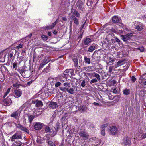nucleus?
<instances>
[{"label": "nucleus", "instance_id": "1", "mask_svg": "<svg viewBox=\"0 0 146 146\" xmlns=\"http://www.w3.org/2000/svg\"><path fill=\"white\" fill-rule=\"evenodd\" d=\"M22 133L21 131H17L10 138L12 142L14 141L15 139H22Z\"/></svg>", "mask_w": 146, "mask_h": 146}, {"label": "nucleus", "instance_id": "55", "mask_svg": "<svg viewBox=\"0 0 146 146\" xmlns=\"http://www.w3.org/2000/svg\"><path fill=\"white\" fill-rule=\"evenodd\" d=\"M86 22V21H85V22L84 23V24H83L82 25V26H81V27H80V29H83V28H84V25H85V23Z\"/></svg>", "mask_w": 146, "mask_h": 146}, {"label": "nucleus", "instance_id": "31", "mask_svg": "<svg viewBox=\"0 0 146 146\" xmlns=\"http://www.w3.org/2000/svg\"><path fill=\"white\" fill-rule=\"evenodd\" d=\"M41 37L42 39L44 40H46L48 38V36L45 35H42L41 36Z\"/></svg>", "mask_w": 146, "mask_h": 146}, {"label": "nucleus", "instance_id": "63", "mask_svg": "<svg viewBox=\"0 0 146 146\" xmlns=\"http://www.w3.org/2000/svg\"><path fill=\"white\" fill-rule=\"evenodd\" d=\"M48 35L49 36H50L51 35V33L50 32H48Z\"/></svg>", "mask_w": 146, "mask_h": 146}, {"label": "nucleus", "instance_id": "45", "mask_svg": "<svg viewBox=\"0 0 146 146\" xmlns=\"http://www.w3.org/2000/svg\"><path fill=\"white\" fill-rule=\"evenodd\" d=\"M16 125L17 127L19 128V129H21V128L22 127V125H21L20 124H16Z\"/></svg>", "mask_w": 146, "mask_h": 146}, {"label": "nucleus", "instance_id": "12", "mask_svg": "<svg viewBox=\"0 0 146 146\" xmlns=\"http://www.w3.org/2000/svg\"><path fill=\"white\" fill-rule=\"evenodd\" d=\"M19 114L18 112L17 111H16L14 112H13L10 115L11 117L14 118L15 119H17L19 117Z\"/></svg>", "mask_w": 146, "mask_h": 146}, {"label": "nucleus", "instance_id": "8", "mask_svg": "<svg viewBox=\"0 0 146 146\" xmlns=\"http://www.w3.org/2000/svg\"><path fill=\"white\" fill-rule=\"evenodd\" d=\"M15 97L18 98L20 97L22 94V91L20 89L15 90L14 91Z\"/></svg>", "mask_w": 146, "mask_h": 146}, {"label": "nucleus", "instance_id": "58", "mask_svg": "<svg viewBox=\"0 0 146 146\" xmlns=\"http://www.w3.org/2000/svg\"><path fill=\"white\" fill-rule=\"evenodd\" d=\"M56 25V23H54V22L52 24V25H51V26L52 27V29Z\"/></svg>", "mask_w": 146, "mask_h": 146}, {"label": "nucleus", "instance_id": "35", "mask_svg": "<svg viewBox=\"0 0 146 146\" xmlns=\"http://www.w3.org/2000/svg\"><path fill=\"white\" fill-rule=\"evenodd\" d=\"M101 135L103 136H104L105 134V131L103 128L101 129Z\"/></svg>", "mask_w": 146, "mask_h": 146}, {"label": "nucleus", "instance_id": "62", "mask_svg": "<svg viewBox=\"0 0 146 146\" xmlns=\"http://www.w3.org/2000/svg\"><path fill=\"white\" fill-rule=\"evenodd\" d=\"M62 19L63 20L66 21H67V19L66 17H63Z\"/></svg>", "mask_w": 146, "mask_h": 146}, {"label": "nucleus", "instance_id": "13", "mask_svg": "<svg viewBox=\"0 0 146 146\" xmlns=\"http://www.w3.org/2000/svg\"><path fill=\"white\" fill-rule=\"evenodd\" d=\"M112 21L115 23L120 22L121 21V19L117 16H114L112 18Z\"/></svg>", "mask_w": 146, "mask_h": 146}, {"label": "nucleus", "instance_id": "59", "mask_svg": "<svg viewBox=\"0 0 146 146\" xmlns=\"http://www.w3.org/2000/svg\"><path fill=\"white\" fill-rule=\"evenodd\" d=\"M114 61L115 60L113 59H112L111 58H110V62H114Z\"/></svg>", "mask_w": 146, "mask_h": 146}, {"label": "nucleus", "instance_id": "42", "mask_svg": "<svg viewBox=\"0 0 146 146\" xmlns=\"http://www.w3.org/2000/svg\"><path fill=\"white\" fill-rule=\"evenodd\" d=\"M4 78L3 75L0 76V81H4Z\"/></svg>", "mask_w": 146, "mask_h": 146}, {"label": "nucleus", "instance_id": "28", "mask_svg": "<svg viewBox=\"0 0 146 146\" xmlns=\"http://www.w3.org/2000/svg\"><path fill=\"white\" fill-rule=\"evenodd\" d=\"M76 5L79 9H80L82 8V4L80 2L78 1L76 3Z\"/></svg>", "mask_w": 146, "mask_h": 146}, {"label": "nucleus", "instance_id": "52", "mask_svg": "<svg viewBox=\"0 0 146 146\" xmlns=\"http://www.w3.org/2000/svg\"><path fill=\"white\" fill-rule=\"evenodd\" d=\"M54 143L51 141H49L48 142V144L50 146H52L54 145Z\"/></svg>", "mask_w": 146, "mask_h": 146}, {"label": "nucleus", "instance_id": "61", "mask_svg": "<svg viewBox=\"0 0 146 146\" xmlns=\"http://www.w3.org/2000/svg\"><path fill=\"white\" fill-rule=\"evenodd\" d=\"M93 104H94L95 105H96V106H99V104L98 103H96V102H94Z\"/></svg>", "mask_w": 146, "mask_h": 146}, {"label": "nucleus", "instance_id": "54", "mask_svg": "<svg viewBox=\"0 0 146 146\" xmlns=\"http://www.w3.org/2000/svg\"><path fill=\"white\" fill-rule=\"evenodd\" d=\"M115 40L116 42L118 43H119L120 42V40L117 37L116 38H115Z\"/></svg>", "mask_w": 146, "mask_h": 146}, {"label": "nucleus", "instance_id": "21", "mask_svg": "<svg viewBox=\"0 0 146 146\" xmlns=\"http://www.w3.org/2000/svg\"><path fill=\"white\" fill-rule=\"evenodd\" d=\"M130 91L129 89H126L123 91V94L125 95H128L130 94Z\"/></svg>", "mask_w": 146, "mask_h": 146}, {"label": "nucleus", "instance_id": "11", "mask_svg": "<svg viewBox=\"0 0 146 146\" xmlns=\"http://www.w3.org/2000/svg\"><path fill=\"white\" fill-rule=\"evenodd\" d=\"M71 12L74 15L76 16L77 17H79L80 16V13L74 9L72 8L71 9Z\"/></svg>", "mask_w": 146, "mask_h": 146}, {"label": "nucleus", "instance_id": "29", "mask_svg": "<svg viewBox=\"0 0 146 146\" xmlns=\"http://www.w3.org/2000/svg\"><path fill=\"white\" fill-rule=\"evenodd\" d=\"M20 130L23 131H25L27 133H29V131L28 129L25 127L22 126V127L21 128Z\"/></svg>", "mask_w": 146, "mask_h": 146}, {"label": "nucleus", "instance_id": "23", "mask_svg": "<svg viewBox=\"0 0 146 146\" xmlns=\"http://www.w3.org/2000/svg\"><path fill=\"white\" fill-rule=\"evenodd\" d=\"M123 142L125 145H128L131 143L130 141L129 140H127L126 138H124L123 139Z\"/></svg>", "mask_w": 146, "mask_h": 146}, {"label": "nucleus", "instance_id": "37", "mask_svg": "<svg viewBox=\"0 0 146 146\" xmlns=\"http://www.w3.org/2000/svg\"><path fill=\"white\" fill-rule=\"evenodd\" d=\"M108 125V124H107V123L101 126V129L103 128L104 129Z\"/></svg>", "mask_w": 146, "mask_h": 146}, {"label": "nucleus", "instance_id": "17", "mask_svg": "<svg viewBox=\"0 0 146 146\" xmlns=\"http://www.w3.org/2000/svg\"><path fill=\"white\" fill-rule=\"evenodd\" d=\"M27 117L28 119V120L30 123L32 122L33 120L35 117L34 115L29 114L27 115Z\"/></svg>", "mask_w": 146, "mask_h": 146}, {"label": "nucleus", "instance_id": "41", "mask_svg": "<svg viewBox=\"0 0 146 146\" xmlns=\"http://www.w3.org/2000/svg\"><path fill=\"white\" fill-rule=\"evenodd\" d=\"M44 29H47V30L48 29H52V27L51 25L48 26H46L44 28Z\"/></svg>", "mask_w": 146, "mask_h": 146}, {"label": "nucleus", "instance_id": "30", "mask_svg": "<svg viewBox=\"0 0 146 146\" xmlns=\"http://www.w3.org/2000/svg\"><path fill=\"white\" fill-rule=\"evenodd\" d=\"M68 88H66L65 87H60L59 88L62 91L64 92H66L67 91Z\"/></svg>", "mask_w": 146, "mask_h": 146}, {"label": "nucleus", "instance_id": "25", "mask_svg": "<svg viewBox=\"0 0 146 146\" xmlns=\"http://www.w3.org/2000/svg\"><path fill=\"white\" fill-rule=\"evenodd\" d=\"M67 91L68 93L71 94H73L74 93V89L73 88H68Z\"/></svg>", "mask_w": 146, "mask_h": 146}, {"label": "nucleus", "instance_id": "4", "mask_svg": "<svg viewBox=\"0 0 146 146\" xmlns=\"http://www.w3.org/2000/svg\"><path fill=\"white\" fill-rule=\"evenodd\" d=\"M50 60L49 59L48 57H45L40 64L39 68V69L40 70L42 69L43 68V66L48 63Z\"/></svg>", "mask_w": 146, "mask_h": 146}, {"label": "nucleus", "instance_id": "64", "mask_svg": "<svg viewBox=\"0 0 146 146\" xmlns=\"http://www.w3.org/2000/svg\"><path fill=\"white\" fill-rule=\"evenodd\" d=\"M32 82L31 81L29 82H27V84L28 85H29L32 83Z\"/></svg>", "mask_w": 146, "mask_h": 146}, {"label": "nucleus", "instance_id": "9", "mask_svg": "<svg viewBox=\"0 0 146 146\" xmlns=\"http://www.w3.org/2000/svg\"><path fill=\"white\" fill-rule=\"evenodd\" d=\"M58 107L57 103L53 102H51L49 105V107L52 109H56Z\"/></svg>", "mask_w": 146, "mask_h": 146}, {"label": "nucleus", "instance_id": "60", "mask_svg": "<svg viewBox=\"0 0 146 146\" xmlns=\"http://www.w3.org/2000/svg\"><path fill=\"white\" fill-rule=\"evenodd\" d=\"M83 35L82 33H81L80 34V35L78 37V38L79 39H81Z\"/></svg>", "mask_w": 146, "mask_h": 146}, {"label": "nucleus", "instance_id": "24", "mask_svg": "<svg viewBox=\"0 0 146 146\" xmlns=\"http://www.w3.org/2000/svg\"><path fill=\"white\" fill-rule=\"evenodd\" d=\"M16 53V50H11V53L9 55V57L10 58H12L14 54H15Z\"/></svg>", "mask_w": 146, "mask_h": 146}, {"label": "nucleus", "instance_id": "53", "mask_svg": "<svg viewBox=\"0 0 146 146\" xmlns=\"http://www.w3.org/2000/svg\"><path fill=\"white\" fill-rule=\"evenodd\" d=\"M39 144H41L42 142L40 140L37 139L36 141Z\"/></svg>", "mask_w": 146, "mask_h": 146}, {"label": "nucleus", "instance_id": "26", "mask_svg": "<svg viewBox=\"0 0 146 146\" xmlns=\"http://www.w3.org/2000/svg\"><path fill=\"white\" fill-rule=\"evenodd\" d=\"M84 61L86 62L88 64H90V59L89 58H87L86 56H84Z\"/></svg>", "mask_w": 146, "mask_h": 146}, {"label": "nucleus", "instance_id": "44", "mask_svg": "<svg viewBox=\"0 0 146 146\" xmlns=\"http://www.w3.org/2000/svg\"><path fill=\"white\" fill-rule=\"evenodd\" d=\"M23 47V45L21 44H19L18 46H16V48L17 49H19L20 48H21Z\"/></svg>", "mask_w": 146, "mask_h": 146}, {"label": "nucleus", "instance_id": "33", "mask_svg": "<svg viewBox=\"0 0 146 146\" xmlns=\"http://www.w3.org/2000/svg\"><path fill=\"white\" fill-rule=\"evenodd\" d=\"M10 88H8L7 90L6 91V92L5 93V94L4 96V98L5 97L9 94V93L10 92Z\"/></svg>", "mask_w": 146, "mask_h": 146}, {"label": "nucleus", "instance_id": "34", "mask_svg": "<svg viewBox=\"0 0 146 146\" xmlns=\"http://www.w3.org/2000/svg\"><path fill=\"white\" fill-rule=\"evenodd\" d=\"M64 85L65 87H70V84L68 82H65L64 84Z\"/></svg>", "mask_w": 146, "mask_h": 146}, {"label": "nucleus", "instance_id": "39", "mask_svg": "<svg viewBox=\"0 0 146 146\" xmlns=\"http://www.w3.org/2000/svg\"><path fill=\"white\" fill-rule=\"evenodd\" d=\"M61 83L59 82H56L55 84V86L58 87L60 86Z\"/></svg>", "mask_w": 146, "mask_h": 146}, {"label": "nucleus", "instance_id": "18", "mask_svg": "<svg viewBox=\"0 0 146 146\" xmlns=\"http://www.w3.org/2000/svg\"><path fill=\"white\" fill-rule=\"evenodd\" d=\"M51 130L48 126H46L45 128V131L46 133H49L51 134V135H52V131Z\"/></svg>", "mask_w": 146, "mask_h": 146}, {"label": "nucleus", "instance_id": "46", "mask_svg": "<svg viewBox=\"0 0 146 146\" xmlns=\"http://www.w3.org/2000/svg\"><path fill=\"white\" fill-rule=\"evenodd\" d=\"M138 49L140 50L141 52H143L144 50V48L143 47H141L138 48Z\"/></svg>", "mask_w": 146, "mask_h": 146}, {"label": "nucleus", "instance_id": "38", "mask_svg": "<svg viewBox=\"0 0 146 146\" xmlns=\"http://www.w3.org/2000/svg\"><path fill=\"white\" fill-rule=\"evenodd\" d=\"M73 60L74 62L75 65H77L78 64V59L76 58H74L73 59Z\"/></svg>", "mask_w": 146, "mask_h": 146}, {"label": "nucleus", "instance_id": "49", "mask_svg": "<svg viewBox=\"0 0 146 146\" xmlns=\"http://www.w3.org/2000/svg\"><path fill=\"white\" fill-rule=\"evenodd\" d=\"M13 68H15L17 67V64L16 63H14L13 64Z\"/></svg>", "mask_w": 146, "mask_h": 146}, {"label": "nucleus", "instance_id": "15", "mask_svg": "<svg viewBox=\"0 0 146 146\" xmlns=\"http://www.w3.org/2000/svg\"><path fill=\"white\" fill-rule=\"evenodd\" d=\"M72 19L73 21L75 24L76 25H78L79 24L78 20L75 16H72Z\"/></svg>", "mask_w": 146, "mask_h": 146}, {"label": "nucleus", "instance_id": "20", "mask_svg": "<svg viewBox=\"0 0 146 146\" xmlns=\"http://www.w3.org/2000/svg\"><path fill=\"white\" fill-rule=\"evenodd\" d=\"M124 64V60H121L118 61L117 63V66H119L123 65Z\"/></svg>", "mask_w": 146, "mask_h": 146}, {"label": "nucleus", "instance_id": "43", "mask_svg": "<svg viewBox=\"0 0 146 146\" xmlns=\"http://www.w3.org/2000/svg\"><path fill=\"white\" fill-rule=\"evenodd\" d=\"M88 75L89 76L90 78H92V77H94V73H88Z\"/></svg>", "mask_w": 146, "mask_h": 146}, {"label": "nucleus", "instance_id": "7", "mask_svg": "<svg viewBox=\"0 0 146 146\" xmlns=\"http://www.w3.org/2000/svg\"><path fill=\"white\" fill-rule=\"evenodd\" d=\"M79 134L80 137H82L84 140L87 139L89 137V136L88 133L84 131L80 132Z\"/></svg>", "mask_w": 146, "mask_h": 146}, {"label": "nucleus", "instance_id": "47", "mask_svg": "<svg viewBox=\"0 0 146 146\" xmlns=\"http://www.w3.org/2000/svg\"><path fill=\"white\" fill-rule=\"evenodd\" d=\"M112 68L111 67H110L109 68L108 73L110 74H111L112 72Z\"/></svg>", "mask_w": 146, "mask_h": 146}, {"label": "nucleus", "instance_id": "51", "mask_svg": "<svg viewBox=\"0 0 146 146\" xmlns=\"http://www.w3.org/2000/svg\"><path fill=\"white\" fill-rule=\"evenodd\" d=\"M69 72L68 70L67 69L66 70L64 73V75H66L67 74V73H68Z\"/></svg>", "mask_w": 146, "mask_h": 146}, {"label": "nucleus", "instance_id": "56", "mask_svg": "<svg viewBox=\"0 0 146 146\" xmlns=\"http://www.w3.org/2000/svg\"><path fill=\"white\" fill-rule=\"evenodd\" d=\"M111 30L112 32L114 33H116V31L114 29H113V28H111Z\"/></svg>", "mask_w": 146, "mask_h": 146}, {"label": "nucleus", "instance_id": "6", "mask_svg": "<svg viewBox=\"0 0 146 146\" xmlns=\"http://www.w3.org/2000/svg\"><path fill=\"white\" fill-rule=\"evenodd\" d=\"M110 134L111 135H116L118 132V129L115 126H113L110 128Z\"/></svg>", "mask_w": 146, "mask_h": 146}, {"label": "nucleus", "instance_id": "10", "mask_svg": "<svg viewBox=\"0 0 146 146\" xmlns=\"http://www.w3.org/2000/svg\"><path fill=\"white\" fill-rule=\"evenodd\" d=\"M92 42L91 39L88 38H86L84 39L83 40V43L85 45L88 46L90 43Z\"/></svg>", "mask_w": 146, "mask_h": 146}, {"label": "nucleus", "instance_id": "48", "mask_svg": "<svg viewBox=\"0 0 146 146\" xmlns=\"http://www.w3.org/2000/svg\"><path fill=\"white\" fill-rule=\"evenodd\" d=\"M141 137L142 138L144 139L146 138V133H143L141 135Z\"/></svg>", "mask_w": 146, "mask_h": 146}, {"label": "nucleus", "instance_id": "50", "mask_svg": "<svg viewBox=\"0 0 146 146\" xmlns=\"http://www.w3.org/2000/svg\"><path fill=\"white\" fill-rule=\"evenodd\" d=\"M136 80V78L134 76H132L131 77V80L133 82H134Z\"/></svg>", "mask_w": 146, "mask_h": 146}, {"label": "nucleus", "instance_id": "2", "mask_svg": "<svg viewBox=\"0 0 146 146\" xmlns=\"http://www.w3.org/2000/svg\"><path fill=\"white\" fill-rule=\"evenodd\" d=\"M133 35V34L131 33H130L125 35H121V37L124 41L126 42L132 38Z\"/></svg>", "mask_w": 146, "mask_h": 146}, {"label": "nucleus", "instance_id": "19", "mask_svg": "<svg viewBox=\"0 0 146 146\" xmlns=\"http://www.w3.org/2000/svg\"><path fill=\"white\" fill-rule=\"evenodd\" d=\"M135 28L139 31H141L143 28V26L141 25H138L136 26Z\"/></svg>", "mask_w": 146, "mask_h": 146}, {"label": "nucleus", "instance_id": "40", "mask_svg": "<svg viewBox=\"0 0 146 146\" xmlns=\"http://www.w3.org/2000/svg\"><path fill=\"white\" fill-rule=\"evenodd\" d=\"M20 85L19 84H18L17 83L13 84V86L16 88H17L19 87Z\"/></svg>", "mask_w": 146, "mask_h": 146}, {"label": "nucleus", "instance_id": "3", "mask_svg": "<svg viewBox=\"0 0 146 146\" xmlns=\"http://www.w3.org/2000/svg\"><path fill=\"white\" fill-rule=\"evenodd\" d=\"M10 96H8L6 98L4 99L3 102V104L5 106H8L10 105L11 103V100L9 97Z\"/></svg>", "mask_w": 146, "mask_h": 146}, {"label": "nucleus", "instance_id": "36", "mask_svg": "<svg viewBox=\"0 0 146 146\" xmlns=\"http://www.w3.org/2000/svg\"><path fill=\"white\" fill-rule=\"evenodd\" d=\"M85 83L86 82L84 80L82 81L81 84V86L82 87H84L86 85Z\"/></svg>", "mask_w": 146, "mask_h": 146}, {"label": "nucleus", "instance_id": "16", "mask_svg": "<svg viewBox=\"0 0 146 146\" xmlns=\"http://www.w3.org/2000/svg\"><path fill=\"white\" fill-rule=\"evenodd\" d=\"M36 106L37 107L42 106L43 105L42 102L41 101L36 100Z\"/></svg>", "mask_w": 146, "mask_h": 146}, {"label": "nucleus", "instance_id": "14", "mask_svg": "<svg viewBox=\"0 0 146 146\" xmlns=\"http://www.w3.org/2000/svg\"><path fill=\"white\" fill-rule=\"evenodd\" d=\"M80 110L82 111H84L88 109V108L86 105H83L80 106L79 107Z\"/></svg>", "mask_w": 146, "mask_h": 146}, {"label": "nucleus", "instance_id": "5", "mask_svg": "<svg viewBox=\"0 0 146 146\" xmlns=\"http://www.w3.org/2000/svg\"><path fill=\"white\" fill-rule=\"evenodd\" d=\"M43 124L40 122H36L34 125V128L36 130H39L41 129Z\"/></svg>", "mask_w": 146, "mask_h": 146}, {"label": "nucleus", "instance_id": "22", "mask_svg": "<svg viewBox=\"0 0 146 146\" xmlns=\"http://www.w3.org/2000/svg\"><path fill=\"white\" fill-rule=\"evenodd\" d=\"M95 49V46H90L88 49V51L92 52Z\"/></svg>", "mask_w": 146, "mask_h": 146}, {"label": "nucleus", "instance_id": "57", "mask_svg": "<svg viewBox=\"0 0 146 146\" xmlns=\"http://www.w3.org/2000/svg\"><path fill=\"white\" fill-rule=\"evenodd\" d=\"M113 92L115 94L117 93V90L115 88L113 90Z\"/></svg>", "mask_w": 146, "mask_h": 146}, {"label": "nucleus", "instance_id": "27", "mask_svg": "<svg viewBox=\"0 0 146 146\" xmlns=\"http://www.w3.org/2000/svg\"><path fill=\"white\" fill-rule=\"evenodd\" d=\"M94 77H96L97 78V79L98 81H100L101 80V79L100 78V75L99 74H97L95 72H94Z\"/></svg>", "mask_w": 146, "mask_h": 146}, {"label": "nucleus", "instance_id": "32", "mask_svg": "<svg viewBox=\"0 0 146 146\" xmlns=\"http://www.w3.org/2000/svg\"><path fill=\"white\" fill-rule=\"evenodd\" d=\"M97 79L96 78H95L91 80L90 83L91 84H92L93 83H96L97 82Z\"/></svg>", "mask_w": 146, "mask_h": 146}]
</instances>
